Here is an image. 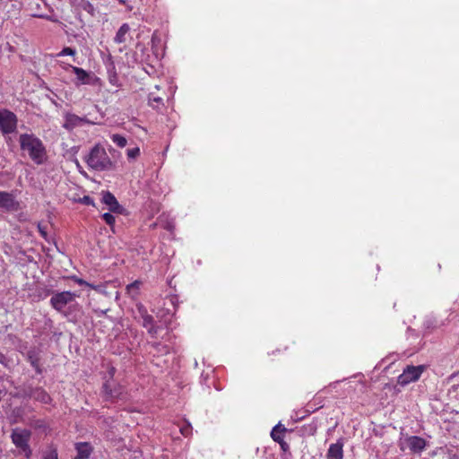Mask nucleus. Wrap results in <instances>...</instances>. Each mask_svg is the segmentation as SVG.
Listing matches in <instances>:
<instances>
[{
    "label": "nucleus",
    "instance_id": "obj_1",
    "mask_svg": "<svg viewBox=\"0 0 459 459\" xmlns=\"http://www.w3.org/2000/svg\"><path fill=\"white\" fill-rule=\"evenodd\" d=\"M21 150L26 152L30 160L38 165L43 164L47 150L43 142L33 134H22L19 137Z\"/></svg>",
    "mask_w": 459,
    "mask_h": 459
},
{
    "label": "nucleus",
    "instance_id": "obj_2",
    "mask_svg": "<svg viewBox=\"0 0 459 459\" xmlns=\"http://www.w3.org/2000/svg\"><path fill=\"white\" fill-rule=\"evenodd\" d=\"M89 168L97 171L109 170L113 168V162L105 149L96 144L85 159Z\"/></svg>",
    "mask_w": 459,
    "mask_h": 459
},
{
    "label": "nucleus",
    "instance_id": "obj_3",
    "mask_svg": "<svg viewBox=\"0 0 459 459\" xmlns=\"http://www.w3.org/2000/svg\"><path fill=\"white\" fill-rule=\"evenodd\" d=\"M31 437V431L26 429H14L12 431L11 438L14 446L24 453L26 458L31 456L32 451L29 442Z\"/></svg>",
    "mask_w": 459,
    "mask_h": 459
},
{
    "label": "nucleus",
    "instance_id": "obj_4",
    "mask_svg": "<svg viewBox=\"0 0 459 459\" xmlns=\"http://www.w3.org/2000/svg\"><path fill=\"white\" fill-rule=\"evenodd\" d=\"M17 116L6 108H0V131L3 134H13L17 129Z\"/></svg>",
    "mask_w": 459,
    "mask_h": 459
},
{
    "label": "nucleus",
    "instance_id": "obj_5",
    "mask_svg": "<svg viewBox=\"0 0 459 459\" xmlns=\"http://www.w3.org/2000/svg\"><path fill=\"white\" fill-rule=\"evenodd\" d=\"M76 298V294L71 291L57 292L50 299V304L54 309L58 312L63 311L65 307L73 302Z\"/></svg>",
    "mask_w": 459,
    "mask_h": 459
},
{
    "label": "nucleus",
    "instance_id": "obj_6",
    "mask_svg": "<svg viewBox=\"0 0 459 459\" xmlns=\"http://www.w3.org/2000/svg\"><path fill=\"white\" fill-rule=\"evenodd\" d=\"M101 203L105 204L110 212L123 214L124 207L118 203L116 196L109 191L101 192Z\"/></svg>",
    "mask_w": 459,
    "mask_h": 459
},
{
    "label": "nucleus",
    "instance_id": "obj_7",
    "mask_svg": "<svg viewBox=\"0 0 459 459\" xmlns=\"http://www.w3.org/2000/svg\"><path fill=\"white\" fill-rule=\"evenodd\" d=\"M18 208L19 203L15 200L13 193L0 191V209L17 211Z\"/></svg>",
    "mask_w": 459,
    "mask_h": 459
},
{
    "label": "nucleus",
    "instance_id": "obj_8",
    "mask_svg": "<svg viewBox=\"0 0 459 459\" xmlns=\"http://www.w3.org/2000/svg\"><path fill=\"white\" fill-rule=\"evenodd\" d=\"M114 375H109L108 379L103 384V389L108 398H117L122 394V386L117 385L113 378Z\"/></svg>",
    "mask_w": 459,
    "mask_h": 459
},
{
    "label": "nucleus",
    "instance_id": "obj_9",
    "mask_svg": "<svg viewBox=\"0 0 459 459\" xmlns=\"http://www.w3.org/2000/svg\"><path fill=\"white\" fill-rule=\"evenodd\" d=\"M114 375H109L108 379L103 384V389L108 398H117L122 394V386L117 385L113 378Z\"/></svg>",
    "mask_w": 459,
    "mask_h": 459
},
{
    "label": "nucleus",
    "instance_id": "obj_10",
    "mask_svg": "<svg viewBox=\"0 0 459 459\" xmlns=\"http://www.w3.org/2000/svg\"><path fill=\"white\" fill-rule=\"evenodd\" d=\"M343 446L341 438L336 443L331 444L326 453V459H343Z\"/></svg>",
    "mask_w": 459,
    "mask_h": 459
},
{
    "label": "nucleus",
    "instance_id": "obj_11",
    "mask_svg": "<svg viewBox=\"0 0 459 459\" xmlns=\"http://www.w3.org/2000/svg\"><path fill=\"white\" fill-rule=\"evenodd\" d=\"M142 319V325L147 329L148 333L152 338H157L159 326L154 325V318L152 315H145Z\"/></svg>",
    "mask_w": 459,
    "mask_h": 459
},
{
    "label": "nucleus",
    "instance_id": "obj_12",
    "mask_svg": "<svg viewBox=\"0 0 459 459\" xmlns=\"http://www.w3.org/2000/svg\"><path fill=\"white\" fill-rule=\"evenodd\" d=\"M280 430L281 432H286L287 431V429L282 426L281 423H278L276 426L273 427L272 432H271V437L272 438L277 442L280 446H281V448L283 450V451H287L289 450V445L284 441L282 436H277V431Z\"/></svg>",
    "mask_w": 459,
    "mask_h": 459
},
{
    "label": "nucleus",
    "instance_id": "obj_13",
    "mask_svg": "<svg viewBox=\"0 0 459 459\" xmlns=\"http://www.w3.org/2000/svg\"><path fill=\"white\" fill-rule=\"evenodd\" d=\"M408 446L414 453L421 452L426 446V440L418 436H412L408 439Z\"/></svg>",
    "mask_w": 459,
    "mask_h": 459
},
{
    "label": "nucleus",
    "instance_id": "obj_14",
    "mask_svg": "<svg viewBox=\"0 0 459 459\" xmlns=\"http://www.w3.org/2000/svg\"><path fill=\"white\" fill-rule=\"evenodd\" d=\"M75 449L77 455L74 459H88L92 452L91 446L87 442L77 443Z\"/></svg>",
    "mask_w": 459,
    "mask_h": 459
},
{
    "label": "nucleus",
    "instance_id": "obj_15",
    "mask_svg": "<svg viewBox=\"0 0 459 459\" xmlns=\"http://www.w3.org/2000/svg\"><path fill=\"white\" fill-rule=\"evenodd\" d=\"M129 32H130V26L128 23H123L120 28L118 29V30L117 31V34L114 38V41L117 43V44H122V43H126L128 37H129Z\"/></svg>",
    "mask_w": 459,
    "mask_h": 459
},
{
    "label": "nucleus",
    "instance_id": "obj_16",
    "mask_svg": "<svg viewBox=\"0 0 459 459\" xmlns=\"http://www.w3.org/2000/svg\"><path fill=\"white\" fill-rule=\"evenodd\" d=\"M82 122V117H78L75 114L67 113L65 116V123H64L63 126L67 130H72L74 127L80 126Z\"/></svg>",
    "mask_w": 459,
    "mask_h": 459
},
{
    "label": "nucleus",
    "instance_id": "obj_17",
    "mask_svg": "<svg viewBox=\"0 0 459 459\" xmlns=\"http://www.w3.org/2000/svg\"><path fill=\"white\" fill-rule=\"evenodd\" d=\"M420 375H399L397 383L401 386H405L411 382H416L420 379Z\"/></svg>",
    "mask_w": 459,
    "mask_h": 459
},
{
    "label": "nucleus",
    "instance_id": "obj_18",
    "mask_svg": "<svg viewBox=\"0 0 459 459\" xmlns=\"http://www.w3.org/2000/svg\"><path fill=\"white\" fill-rule=\"evenodd\" d=\"M148 103L154 109H160L164 106L163 99L160 97L154 96L152 92L149 93Z\"/></svg>",
    "mask_w": 459,
    "mask_h": 459
},
{
    "label": "nucleus",
    "instance_id": "obj_19",
    "mask_svg": "<svg viewBox=\"0 0 459 459\" xmlns=\"http://www.w3.org/2000/svg\"><path fill=\"white\" fill-rule=\"evenodd\" d=\"M73 72L76 74L77 79L82 83H86V80L89 78V74L81 67L69 65Z\"/></svg>",
    "mask_w": 459,
    "mask_h": 459
},
{
    "label": "nucleus",
    "instance_id": "obj_20",
    "mask_svg": "<svg viewBox=\"0 0 459 459\" xmlns=\"http://www.w3.org/2000/svg\"><path fill=\"white\" fill-rule=\"evenodd\" d=\"M78 6L80 9L88 13L91 16L95 15V8L93 4L88 0H80Z\"/></svg>",
    "mask_w": 459,
    "mask_h": 459
},
{
    "label": "nucleus",
    "instance_id": "obj_21",
    "mask_svg": "<svg viewBox=\"0 0 459 459\" xmlns=\"http://www.w3.org/2000/svg\"><path fill=\"white\" fill-rule=\"evenodd\" d=\"M402 373H423L425 370H427L426 365H419V366H412V365H407L403 369Z\"/></svg>",
    "mask_w": 459,
    "mask_h": 459
},
{
    "label": "nucleus",
    "instance_id": "obj_22",
    "mask_svg": "<svg viewBox=\"0 0 459 459\" xmlns=\"http://www.w3.org/2000/svg\"><path fill=\"white\" fill-rule=\"evenodd\" d=\"M71 280H73L74 282H76L77 284H79L80 286H87L92 290H100L101 286L100 285H94V284H91L86 281H84L83 279L82 278H79L75 275H73L70 277Z\"/></svg>",
    "mask_w": 459,
    "mask_h": 459
},
{
    "label": "nucleus",
    "instance_id": "obj_23",
    "mask_svg": "<svg viewBox=\"0 0 459 459\" xmlns=\"http://www.w3.org/2000/svg\"><path fill=\"white\" fill-rule=\"evenodd\" d=\"M111 140L115 144H117L120 148H124L127 143V140L126 139V137L118 134H112Z\"/></svg>",
    "mask_w": 459,
    "mask_h": 459
},
{
    "label": "nucleus",
    "instance_id": "obj_24",
    "mask_svg": "<svg viewBox=\"0 0 459 459\" xmlns=\"http://www.w3.org/2000/svg\"><path fill=\"white\" fill-rule=\"evenodd\" d=\"M141 284H142V282L140 281H134V282L127 285V287H126L127 292L132 295H135V296L138 295Z\"/></svg>",
    "mask_w": 459,
    "mask_h": 459
},
{
    "label": "nucleus",
    "instance_id": "obj_25",
    "mask_svg": "<svg viewBox=\"0 0 459 459\" xmlns=\"http://www.w3.org/2000/svg\"><path fill=\"white\" fill-rule=\"evenodd\" d=\"M113 212H105L101 215V218L103 221L113 230L116 219L115 216L112 214Z\"/></svg>",
    "mask_w": 459,
    "mask_h": 459
},
{
    "label": "nucleus",
    "instance_id": "obj_26",
    "mask_svg": "<svg viewBox=\"0 0 459 459\" xmlns=\"http://www.w3.org/2000/svg\"><path fill=\"white\" fill-rule=\"evenodd\" d=\"M141 154L139 147H134L126 150V156L128 160H135Z\"/></svg>",
    "mask_w": 459,
    "mask_h": 459
},
{
    "label": "nucleus",
    "instance_id": "obj_27",
    "mask_svg": "<svg viewBox=\"0 0 459 459\" xmlns=\"http://www.w3.org/2000/svg\"><path fill=\"white\" fill-rule=\"evenodd\" d=\"M36 399L41 401L44 403H48L50 401V396L43 390H37Z\"/></svg>",
    "mask_w": 459,
    "mask_h": 459
},
{
    "label": "nucleus",
    "instance_id": "obj_28",
    "mask_svg": "<svg viewBox=\"0 0 459 459\" xmlns=\"http://www.w3.org/2000/svg\"><path fill=\"white\" fill-rule=\"evenodd\" d=\"M76 54V50L70 48V47H65L59 53L56 54V56L57 57H60V56H74Z\"/></svg>",
    "mask_w": 459,
    "mask_h": 459
},
{
    "label": "nucleus",
    "instance_id": "obj_29",
    "mask_svg": "<svg viewBox=\"0 0 459 459\" xmlns=\"http://www.w3.org/2000/svg\"><path fill=\"white\" fill-rule=\"evenodd\" d=\"M37 228H38V230H39L40 236L44 239L48 240V230H48V226L46 224L39 222Z\"/></svg>",
    "mask_w": 459,
    "mask_h": 459
},
{
    "label": "nucleus",
    "instance_id": "obj_30",
    "mask_svg": "<svg viewBox=\"0 0 459 459\" xmlns=\"http://www.w3.org/2000/svg\"><path fill=\"white\" fill-rule=\"evenodd\" d=\"M80 203L85 205L96 207L94 200L89 195H84L82 198H80Z\"/></svg>",
    "mask_w": 459,
    "mask_h": 459
},
{
    "label": "nucleus",
    "instance_id": "obj_31",
    "mask_svg": "<svg viewBox=\"0 0 459 459\" xmlns=\"http://www.w3.org/2000/svg\"><path fill=\"white\" fill-rule=\"evenodd\" d=\"M44 459H58L56 449H51L45 456Z\"/></svg>",
    "mask_w": 459,
    "mask_h": 459
},
{
    "label": "nucleus",
    "instance_id": "obj_32",
    "mask_svg": "<svg viewBox=\"0 0 459 459\" xmlns=\"http://www.w3.org/2000/svg\"><path fill=\"white\" fill-rule=\"evenodd\" d=\"M39 297L40 299H45L48 296H49V294L51 293V290L47 288H42V289L39 290Z\"/></svg>",
    "mask_w": 459,
    "mask_h": 459
},
{
    "label": "nucleus",
    "instance_id": "obj_33",
    "mask_svg": "<svg viewBox=\"0 0 459 459\" xmlns=\"http://www.w3.org/2000/svg\"><path fill=\"white\" fill-rule=\"evenodd\" d=\"M137 310L141 318H143L145 315H149L147 309L142 304L137 305Z\"/></svg>",
    "mask_w": 459,
    "mask_h": 459
},
{
    "label": "nucleus",
    "instance_id": "obj_34",
    "mask_svg": "<svg viewBox=\"0 0 459 459\" xmlns=\"http://www.w3.org/2000/svg\"><path fill=\"white\" fill-rule=\"evenodd\" d=\"M389 369H392L393 371H399V368L395 366L394 362L389 363L387 366L384 368L383 370L386 372Z\"/></svg>",
    "mask_w": 459,
    "mask_h": 459
},
{
    "label": "nucleus",
    "instance_id": "obj_35",
    "mask_svg": "<svg viewBox=\"0 0 459 459\" xmlns=\"http://www.w3.org/2000/svg\"><path fill=\"white\" fill-rule=\"evenodd\" d=\"M191 426L190 425H187L186 427L185 428H181L180 429V431L181 433L184 435V436H188L190 433H191Z\"/></svg>",
    "mask_w": 459,
    "mask_h": 459
},
{
    "label": "nucleus",
    "instance_id": "obj_36",
    "mask_svg": "<svg viewBox=\"0 0 459 459\" xmlns=\"http://www.w3.org/2000/svg\"><path fill=\"white\" fill-rule=\"evenodd\" d=\"M20 413H21V409L20 408H15L12 411V415L14 416V417L20 416Z\"/></svg>",
    "mask_w": 459,
    "mask_h": 459
},
{
    "label": "nucleus",
    "instance_id": "obj_37",
    "mask_svg": "<svg viewBox=\"0 0 459 459\" xmlns=\"http://www.w3.org/2000/svg\"><path fill=\"white\" fill-rule=\"evenodd\" d=\"M283 432H281L280 430L277 431V436H281Z\"/></svg>",
    "mask_w": 459,
    "mask_h": 459
},
{
    "label": "nucleus",
    "instance_id": "obj_38",
    "mask_svg": "<svg viewBox=\"0 0 459 459\" xmlns=\"http://www.w3.org/2000/svg\"><path fill=\"white\" fill-rule=\"evenodd\" d=\"M121 4H125V0H118Z\"/></svg>",
    "mask_w": 459,
    "mask_h": 459
}]
</instances>
